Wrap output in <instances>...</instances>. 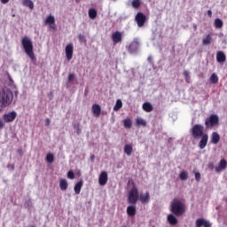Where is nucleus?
Wrapping results in <instances>:
<instances>
[{
	"label": "nucleus",
	"mask_w": 227,
	"mask_h": 227,
	"mask_svg": "<svg viewBox=\"0 0 227 227\" xmlns=\"http://www.w3.org/2000/svg\"><path fill=\"white\" fill-rule=\"evenodd\" d=\"M13 102V92L8 88H4L0 93V109L12 106Z\"/></svg>",
	"instance_id": "obj_1"
},
{
	"label": "nucleus",
	"mask_w": 227,
	"mask_h": 227,
	"mask_svg": "<svg viewBox=\"0 0 227 227\" xmlns=\"http://www.w3.org/2000/svg\"><path fill=\"white\" fill-rule=\"evenodd\" d=\"M170 210L174 215L180 217L185 214V204L178 199H174L170 204Z\"/></svg>",
	"instance_id": "obj_2"
},
{
	"label": "nucleus",
	"mask_w": 227,
	"mask_h": 227,
	"mask_svg": "<svg viewBox=\"0 0 227 227\" xmlns=\"http://www.w3.org/2000/svg\"><path fill=\"white\" fill-rule=\"evenodd\" d=\"M21 45L27 56L30 58L31 61H35V51H33L34 46H33V41H31V38L27 36H24L21 39Z\"/></svg>",
	"instance_id": "obj_3"
},
{
	"label": "nucleus",
	"mask_w": 227,
	"mask_h": 227,
	"mask_svg": "<svg viewBox=\"0 0 227 227\" xmlns=\"http://www.w3.org/2000/svg\"><path fill=\"white\" fill-rule=\"evenodd\" d=\"M137 200H139V190H137V187L133 186L128 195V203L136 205Z\"/></svg>",
	"instance_id": "obj_4"
},
{
	"label": "nucleus",
	"mask_w": 227,
	"mask_h": 227,
	"mask_svg": "<svg viewBox=\"0 0 227 227\" xmlns=\"http://www.w3.org/2000/svg\"><path fill=\"white\" fill-rule=\"evenodd\" d=\"M205 128L201 124H195L192 128V136L194 139H198V137H201L205 136Z\"/></svg>",
	"instance_id": "obj_5"
},
{
	"label": "nucleus",
	"mask_w": 227,
	"mask_h": 227,
	"mask_svg": "<svg viewBox=\"0 0 227 227\" xmlns=\"http://www.w3.org/2000/svg\"><path fill=\"white\" fill-rule=\"evenodd\" d=\"M206 129H212L215 125H219V116L217 114H211L205 121Z\"/></svg>",
	"instance_id": "obj_6"
},
{
	"label": "nucleus",
	"mask_w": 227,
	"mask_h": 227,
	"mask_svg": "<svg viewBox=\"0 0 227 227\" xmlns=\"http://www.w3.org/2000/svg\"><path fill=\"white\" fill-rule=\"evenodd\" d=\"M135 21L137 22L138 27H143V26H145L146 23V15H145L143 12H137L135 16Z\"/></svg>",
	"instance_id": "obj_7"
},
{
	"label": "nucleus",
	"mask_w": 227,
	"mask_h": 227,
	"mask_svg": "<svg viewBox=\"0 0 227 227\" xmlns=\"http://www.w3.org/2000/svg\"><path fill=\"white\" fill-rule=\"evenodd\" d=\"M138 49H139V38H134L133 42H131L128 46V51L130 54H134V52H137Z\"/></svg>",
	"instance_id": "obj_8"
},
{
	"label": "nucleus",
	"mask_w": 227,
	"mask_h": 227,
	"mask_svg": "<svg viewBox=\"0 0 227 227\" xmlns=\"http://www.w3.org/2000/svg\"><path fill=\"white\" fill-rule=\"evenodd\" d=\"M15 118H17V112L14 111L3 115V120L5 123H12V121H15Z\"/></svg>",
	"instance_id": "obj_9"
},
{
	"label": "nucleus",
	"mask_w": 227,
	"mask_h": 227,
	"mask_svg": "<svg viewBox=\"0 0 227 227\" xmlns=\"http://www.w3.org/2000/svg\"><path fill=\"white\" fill-rule=\"evenodd\" d=\"M111 38L114 43H121L123 40V36L120 31L113 32Z\"/></svg>",
	"instance_id": "obj_10"
},
{
	"label": "nucleus",
	"mask_w": 227,
	"mask_h": 227,
	"mask_svg": "<svg viewBox=\"0 0 227 227\" xmlns=\"http://www.w3.org/2000/svg\"><path fill=\"white\" fill-rule=\"evenodd\" d=\"M66 57L67 61H70L74 58V44L68 43L66 46Z\"/></svg>",
	"instance_id": "obj_11"
},
{
	"label": "nucleus",
	"mask_w": 227,
	"mask_h": 227,
	"mask_svg": "<svg viewBox=\"0 0 227 227\" xmlns=\"http://www.w3.org/2000/svg\"><path fill=\"white\" fill-rule=\"evenodd\" d=\"M212 227L210 222L205 220L204 218H199L195 221V227Z\"/></svg>",
	"instance_id": "obj_12"
},
{
	"label": "nucleus",
	"mask_w": 227,
	"mask_h": 227,
	"mask_svg": "<svg viewBox=\"0 0 227 227\" xmlns=\"http://www.w3.org/2000/svg\"><path fill=\"white\" fill-rule=\"evenodd\" d=\"M226 168H227V161L226 160L223 159L220 160V162L218 163V166H216L215 169L216 173H221V171H224Z\"/></svg>",
	"instance_id": "obj_13"
},
{
	"label": "nucleus",
	"mask_w": 227,
	"mask_h": 227,
	"mask_svg": "<svg viewBox=\"0 0 227 227\" xmlns=\"http://www.w3.org/2000/svg\"><path fill=\"white\" fill-rule=\"evenodd\" d=\"M107 180H108L107 172L106 171L101 172L98 177L99 185H106V184H107Z\"/></svg>",
	"instance_id": "obj_14"
},
{
	"label": "nucleus",
	"mask_w": 227,
	"mask_h": 227,
	"mask_svg": "<svg viewBox=\"0 0 227 227\" xmlns=\"http://www.w3.org/2000/svg\"><path fill=\"white\" fill-rule=\"evenodd\" d=\"M92 113L94 116L98 118L100 116V114L102 113V107L98 104H94L92 105Z\"/></svg>",
	"instance_id": "obj_15"
},
{
	"label": "nucleus",
	"mask_w": 227,
	"mask_h": 227,
	"mask_svg": "<svg viewBox=\"0 0 227 227\" xmlns=\"http://www.w3.org/2000/svg\"><path fill=\"white\" fill-rule=\"evenodd\" d=\"M207 143H208V135L204 134L201 137V139H200V144H199V146H200V150H203V148H205V146H207Z\"/></svg>",
	"instance_id": "obj_16"
},
{
	"label": "nucleus",
	"mask_w": 227,
	"mask_h": 227,
	"mask_svg": "<svg viewBox=\"0 0 227 227\" xmlns=\"http://www.w3.org/2000/svg\"><path fill=\"white\" fill-rule=\"evenodd\" d=\"M136 206L135 204L128 206L127 207V215H129V217H134L136 215Z\"/></svg>",
	"instance_id": "obj_17"
},
{
	"label": "nucleus",
	"mask_w": 227,
	"mask_h": 227,
	"mask_svg": "<svg viewBox=\"0 0 227 227\" xmlns=\"http://www.w3.org/2000/svg\"><path fill=\"white\" fill-rule=\"evenodd\" d=\"M138 198L141 203H150V193L148 192H146L145 194H141L140 196H138Z\"/></svg>",
	"instance_id": "obj_18"
},
{
	"label": "nucleus",
	"mask_w": 227,
	"mask_h": 227,
	"mask_svg": "<svg viewBox=\"0 0 227 227\" xmlns=\"http://www.w3.org/2000/svg\"><path fill=\"white\" fill-rule=\"evenodd\" d=\"M216 61L218 63H224V61H226V54H224L223 51H218L216 53Z\"/></svg>",
	"instance_id": "obj_19"
},
{
	"label": "nucleus",
	"mask_w": 227,
	"mask_h": 227,
	"mask_svg": "<svg viewBox=\"0 0 227 227\" xmlns=\"http://www.w3.org/2000/svg\"><path fill=\"white\" fill-rule=\"evenodd\" d=\"M219 141H221V137L219 136V133L213 132L211 136V143H213V145H217Z\"/></svg>",
	"instance_id": "obj_20"
},
{
	"label": "nucleus",
	"mask_w": 227,
	"mask_h": 227,
	"mask_svg": "<svg viewBox=\"0 0 227 227\" xmlns=\"http://www.w3.org/2000/svg\"><path fill=\"white\" fill-rule=\"evenodd\" d=\"M142 107L145 113H152V111H153V106H152V103L145 102Z\"/></svg>",
	"instance_id": "obj_21"
},
{
	"label": "nucleus",
	"mask_w": 227,
	"mask_h": 227,
	"mask_svg": "<svg viewBox=\"0 0 227 227\" xmlns=\"http://www.w3.org/2000/svg\"><path fill=\"white\" fill-rule=\"evenodd\" d=\"M168 221L169 224H171L172 226L178 224V219H176V217L173 215H168Z\"/></svg>",
	"instance_id": "obj_22"
},
{
	"label": "nucleus",
	"mask_w": 227,
	"mask_h": 227,
	"mask_svg": "<svg viewBox=\"0 0 227 227\" xmlns=\"http://www.w3.org/2000/svg\"><path fill=\"white\" fill-rule=\"evenodd\" d=\"M59 187L61 191H67V189H68V182L67 181V179L59 180Z\"/></svg>",
	"instance_id": "obj_23"
},
{
	"label": "nucleus",
	"mask_w": 227,
	"mask_h": 227,
	"mask_svg": "<svg viewBox=\"0 0 227 227\" xmlns=\"http://www.w3.org/2000/svg\"><path fill=\"white\" fill-rule=\"evenodd\" d=\"M22 5L27 6V8H30V10H33L35 8V4L31 0H21Z\"/></svg>",
	"instance_id": "obj_24"
},
{
	"label": "nucleus",
	"mask_w": 227,
	"mask_h": 227,
	"mask_svg": "<svg viewBox=\"0 0 227 227\" xmlns=\"http://www.w3.org/2000/svg\"><path fill=\"white\" fill-rule=\"evenodd\" d=\"M82 180H80L75 185H74V192L75 194H81V189H82Z\"/></svg>",
	"instance_id": "obj_25"
},
{
	"label": "nucleus",
	"mask_w": 227,
	"mask_h": 227,
	"mask_svg": "<svg viewBox=\"0 0 227 227\" xmlns=\"http://www.w3.org/2000/svg\"><path fill=\"white\" fill-rule=\"evenodd\" d=\"M97 15H98L97 9L90 8L89 10V17H90V19H92V20H94V19H97Z\"/></svg>",
	"instance_id": "obj_26"
},
{
	"label": "nucleus",
	"mask_w": 227,
	"mask_h": 227,
	"mask_svg": "<svg viewBox=\"0 0 227 227\" xmlns=\"http://www.w3.org/2000/svg\"><path fill=\"white\" fill-rule=\"evenodd\" d=\"M203 45H210L212 43V35L208 34L203 40H202Z\"/></svg>",
	"instance_id": "obj_27"
},
{
	"label": "nucleus",
	"mask_w": 227,
	"mask_h": 227,
	"mask_svg": "<svg viewBox=\"0 0 227 227\" xmlns=\"http://www.w3.org/2000/svg\"><path fill=\"white\" fill-rule=\"evenodd\" d=\"M209 81L212 84H217L219 82V76L215 73H213L209 78Z\"/></svg>",
	"instance_id": "obj_28"
},
{
	"label": "nucleus",
	"mask_w": 227,
	"mask_h": 227,
	"mask_svg": "<svg viewBox=\"0 0 227 227\" xmlns=\"http://www.w3.org/2000/svg\"><path fill=\"white\" fill-rule=\"evenodd\" d=\"M123 107V103L121 102V99H117L116 104L114 106V111H120Z\"/></svg>",
	"instance_id": "obj_29"
},
{
	"label": "nucleus",
	"mask_w": 227,
	"mask_h": 227,
	"mask_svg": "<svg viewBox=\"0 0 227 227\" xmlns=\"http://www.w3.org/2000/svg\"><path fill=\"white\" fill-rule=\"evenodd\" d=\"M132 151H133L132 145H124V153L130 156V155H132Z\"/></svg>",
	"instance_id": "obj_30"
},
{
	"label": "nucleus",
	"mask_w": 227,
	"mask_h": 227,
	"mask_svg": "<svg viewBox=\"0 0 227 227\" xmlns=\"http://www.w3.org/2000/svg\"><path fill=\"white\" fill-rule=\"evenodd\" d=\"M54 22H56V19L51 14H50L45 20V24H47L48 26L51 24H54Z\"/></svg>",
	"instance_id": "obj_31"
},
{
	"label": "nucleus",
	"mask_w": 227,
	"mask_h": 227,
	"mask_svg": "<svg viewBox=\"0 0 227 227\" xmlns=\"http://www.w3.org/2000/svg\"><path fill=\"white\" fill-rule=\"evenodd\" d=\"M223 23L221 20V19L217 18L215 20V27L216 29H221V27H223Z\"/></svg>",
	"instance_id": "obj_32"
},
{
	"label": "nucleus",
	"mask_w": 227,
	"mask_h": 227,
	"mask_svg": "<svg viewBox=\"0 0 227 227\" xmlns=\"http://www.w3.org/2000/svg\"><path fill=\"white\" fill-rule=\"evenodd\" d=\"M137 127H146V121L145 119L137 118Z\"/></svg>",
	"instance_id": "obj_33"
},
{
	"label": "nucleus",
	"mask_w": 227,
	"mask_h": 227,
	"mask_svg": "<svg viewBox=\"0 0 227 227\" xmlns=\"http://www.w3.org/2000/svg\"><path fill=\"white\" fill-rule=\"evenodd\" d=\"M124 128L125 129H132V120L130 119H125L123 121Z\"/></svg>",
	"instance_id": "obj_34"
},
{
	"label": "nucleus",
	"mask_w": 227,
	"mask_h": 227,
	"mask_svg": "<svg viewBox=\"0 0 227 227\" xmlns=\"http://www.w3.org/2000/svg\"><path fill=\"white\" fill-rule=\"evenodd\" d=\"M180 180H187L189 178V173L187 171L184 170L179 174Z\"/></svg>",
	"instance_id": "obj_35"
},
{
	"label": "nucleus",
	"mask_w": 227,
	"mask_h": 227,
	"mask_svg": "<svg viewBox=\"0 0 227 227\" xmlns=\"http://www.w3.org/2000/svg\"><path fill=\"white\" fill-rule=\"evenodd\" d=\"M46 161H47L49 164H52V162H54V154L49 153L46 155Z\"/></svg>",
	"instance_id": "obj_36"
},
{
	"label": "nucleus",
	"mask_w": 227,
	"mask_h": 227,
	"mask_svg": "<svg viewBox=\"0 0 227 227\" xmlns=\"http://www.w3.org/2000/svg\"><path fill=\"white\" fill-rule=\"evenodd\" d=\"M131 4L133 8L137 9L141 6V0H133Z\"/></svg>",
	"instance_id": "obj_37"
},
{
	"label": "nucleus",
	"mask_w": 227,
	"mask_h": 227,
	"mask_svg": "<svg viewBox=\"0 0 227 227\" xmlns=\"http://www.w3.org/2000/svg\"><path fill=\"white\" fill-rule=\"evenodd\" d=\"M73 128L76 130V134H81V124L79 122L73 124Z\"/></svg>",
	"instance_id": "obj_38"
},
{
	"label": "nucleus",
	"mask_w": 227,
	"mask_h": 227,
	"mask_svg": "<svg viewBox=\"0 0 227 227\" xmlns=\"http://www.w3.org/2000/svg\"><path fill=\"white\" fill-rule=\"evenodd\" d=\"M67 178H69L70 180H74V178H75V174L74 173V171L69 170L67 172Z\"/></svg>",
	"instance_id": "obj_39"
},
{
	"label": "nucleus",
	"mask_w": 227,
	"mask_h": 227,
	"mask_svg": "<svg viewBox=\"0 0 227 227\" xmlns=\"http://www.w3.org/2000/svg\"><path fill=\"white\" fill-rule=\"evenodd\" d=\"M74 79H75V74H74V73L69 74L68 78H67L68 82H72V81H74Z\"/></svg>",
	"instance_id": "obj_40"
},
{
	"label": "nucleus",
	"mask_w": 227,
	"mask_h": 227,
	"mask_svg": "<svg viewBox=\"0 0 227 227\" xmlns=\"http://www.w3.org/2000/svg\"><path fill=\"white\" fill-rule=\"evenodd\" d=\"M195 180L200 182L201 180V174L200 172H195Z\"/></svg>",
	"instance_id": "obj_41"
},
{
	"label": "nucleus",
	"mask_w": 227,
	"mask_h": 227,
	"mask_svg": "<svg viewBox=\"0 0 227 227\" xmlns=\"http://www.w3.org/2000/svg\"><path fill=\"white\" fill-rule=\"evenodd\" d=\"M49 26H50V28H51V29H53V31H56V29H57L56 22L51 23V24H50Z\"/></svg>",
	"instance_id": "obj_42"
},
{
	"label": "nucleus",
	"mask_w": 227,
	"mask_h": 227,
	"mask_svg": "<svg viewBox=\"0 0 227 227\" xmlns=\"http://www.w3.org/2000/svg\"><path fill=\"white\" fill-rule=\"evenodd\" d=\"M78 38H79L80 42H86V37H84L83 35H79Z\"/></svg>",
	"instance_id": "obj_43"
},
{
	"label": "nucleus",
	"mask_w": 227,
	"mask_h": 227,
	"mask_svg": "<svg viewBox=\"0 0 227 227\" xmlns=\"http://www.w3.org/2000/svg\"><path fill=\"white\" fill-rule=\"evenodd\" d=\"M4 123H6V121H3V119H0V130L4 129Z\"/></svg>",
	"instance_id": "obj_44"
},
{
	"label": "nucleus",
	"mask_w": 227,
	"mask_h": 227,
	"mask_svg": "<svg viewBox=\"0 0 227 227\" xmlns=\"http://www.w3.org/2000/svg\"><path fill=\"white\" fill-rule=\"evenodd\" d=\"M184 75L186 81H187V79H191V76L189 75V71H184Z\"/></svg>",
	"instance_id": "obj_45"
},
{
	"label": "nucleus",
	"mask_w": 227,
	"mask_h": 227,
	"mask_svg": "<svg viewBox=\"0 0 227 227\" xmlns=\"http://www.w3.org/2000/svg\"><path fill=\"white\" fill-rule=\"evenodd\" d=\"M49 125H51V119L47 118L45 119V126L49 127Z\"/></svg>",
	"instance_id": "obj_46"
},
{
	"label": "nucleus",
	"mask_w": 227,
	"mask_h": 227,
	"mask_svg": "<svg viewBox=\"0 0 227 227\" xmlns=\"http://www.w3.org/2000/svg\"><path fill=\"white\" fill-rule=\"evenodd\" d=\"M3 4H7V3H10V0H0Z\"/></svg>",
	"instance_id": "obj_47"
},
{
	"label": "nucleus",
	"mask_w": 227,
	"mask_h": 227,
	"mask_svg": "<svg viewBox=\"0 0 227 227\" xmlns=\"http://www.w3.org/2000/svg\"><path fill=\"white\" fill-rule=\"evenodd\" d=\"M207 15H208V17H210V18L212 17V11H211V10H208V11H207Z\"/></svg>",
	"instance_id": "obj_48"
},
{
	"label": "nucleus",
	"mask_w": 227,
	"mask_h": 227,
	"mask_svg": "<svg viewBox=\"0 0 227 227\" xmlns=\"http://www.w3.org/2000/svg\"><path fill=\"white\" fill-rule=\"evenodd\" d=\"M193 28L196 31V29H198V26L197 25H193Z\"/></svg>",
	"instance_id": "obj_49"
},
{
	"label": "nucleus",
	"mask_w": 227,
	"mask_h": 227,
	"mask_svg": "<svg viewBox=\"0 0 227 227\" xmlns=\"http://www.w3.org/2000/svg\"><path fill=\"white\" fill-rule=\"evenodd\" d=\"M190 80H191V78H187V79H185V82H186L187 83H189V82H189Z\"/></svg>",
	"instance_id": "obj_50"
},
{
	"label": "nucleus",
	"mask_w": 227,
	"mask_h": 227,
	"mask_svg": "<svg viewBox=\"0 0 227 227\" xmlns=\"http://www.w3.org/2000/svg\"><path fill=\"white\" fill-rule=\"evenodd\" d=\"M90 159L93 160V159H95V155H92Z\"/></svg>",
	"instance_id": "obj_51"
},
{
	"label": "nucleus",
	"mask_w": 227,
	"mask_h": 227,
	"mask_svg": "<svg viewBox=\"0 0 227 227\" xmlns=\"http://www.w3.org/2000/svg\"><path fill=\"white\" fill-rule=\"evenodd\" d=\"M75 3H81V0H75Z\"/></svg>",
	"instance_id": "obj_52"
},
{
	"label": "nucleus",
	"mask_w": 227,
	"mask_h": 227,
	"mask_svg": "<svg viewBox=\"0 0 227 227\" xmlns=\"http://www.w3.org/2000/svg\"><path fill=\"white\" fill-rule=\"evenodd\" d=\"M31 227H35V226L32 225Z\"/></svg>",
	"instance_id": "obj_53"
}]
</instances>
